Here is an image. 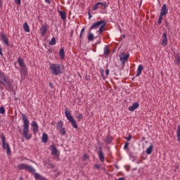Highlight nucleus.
Here are the masks:
<instances>
[{
    "mask_svg": "<svg viewBox=\"0 0 180 180\" xmlns=\"http://www.w3.org/2000/svg\"><path fill=\"white\" fill-rule=\"evenodd\" d=\"M34 178H35V179L40 180V178H44V177L41 176L40 174H37V173H35V174H34Z\"/></svg>",
    "mask_w": 180,
    "mask_h": 180,
    "instance_id": "7c9ffc66",
    "label": "nucleus"
},
{
    "mask_svg": "<svg viewBox=\"0 0 180 180\" xmlns=\"http://www.w3.org/2000/svg\"><path fill=\"white\" fill-rule=\"evenodd\" d=\"M65 116H66L68 120L71 123L74 129H78V124H77V121L74 119V117L71 115V112L68 111L66 108L65 109Z\"/></svg>",
    "mask_w": 180,
    "mask_h": 180,
    "instance_id": "39448f33",
    "label": "nucleus"
},
{
    "mask_svg": "<svg viewBox=\"0 0 180 180\" xmlns=\"http://www.w3.org/2000/svg\"><path fill=\"white\" fill-rule=\"evenodd\" d=\"M23 30L27 33H29L30 32V27H29V24L27 22H25L22 25Z\"/></svg>",
    "mask_w": 180,
    "mask_h": 180,
    "instance_id": "5701e85b",
    "label": "nucleus"
},
{
    "mask_svg": "<svg viewBox=\"0 0 180 180\" xmlns=\"http://www.w3.org/2000/svg\"><path fill=\"white\" fill-rule=\"evenodd\" d=\"M50 150L51 151L52 155H57V153L58 150H57V148L56 147V146L54 145L51 146Z\"/></svg>",
    "mask_w": 180,
    "mask_h": 180,
    "instance_id": "6ab92c4d",
    "label": "nucleus"
},
{
    "mask_svg": "<svg viewBox=\"0 0 180 180\" xmlns=\"http://www.w3.org/2000/svg\"><path fill=\"white\" fill-rule=\"evenodd\" d=\"M143 70H144L143 65H139L137 68V73L136 77H140V75H141V71H143Z\"/></svg>",
    "mask_w": 180,
    "mask_h": 180,
    "instance_id": "aec40b11",
    "label": "nucleus"
},
{
    "mask_svg": "<svg viewBox=\"0 0 180 180\" xmlns=\"http://www.w3.org/2000/svg\"><path fill=\"white\" fill-rule=\"evenodd\" d=\"M32 131L34 132V134H36V133L39 131V125H37V122L34 121L32 122Z\"/></svg>",
    "mask_w": 180,
    "mask_h": 180,
    "instance_id": "4468645a",
    "label": "nucleus"
},
{
    "mask_svg": "<svg viewBox=\"0 0 180 180\" xmlns=\"http://www.w3.org/2000/svg\"><path fill=\"white\" fill-rule=\"evenodd\" d=\"M129 57H130V55L126 54L124 53H122L120 55V60L123 65L126 64V62L129 60Z\"/></svg>",
    "mask_w": 180,
    "mask_h": 180,
    "instance_id": "9b49d317",
    "label": "nucleus"
},
{
    "mask_svg": "<svg viewBox=\"0 0 180 180\" xmlns=\"http://www.w3.org/2000/svg\"><path fill=\"white\" fill-rule=\"evenodd\" d=\"M94 167H95L96 169H101V166H99V165H98V164L94 165Z\"/></svg>",
    "mask_w": 180,
    "mask_h": 180,
    "instance_id": "c9c22d12",
    "label": "nucleus"
},
{
    "mask_svg": "<svg viewBox=\"0 0 180 180\" xmlns=\"http://www.w3.org/2000/svg\"><path fill=\"white\" fill-rule=\"evenodd\" d=\"M1 39L2 41H4V44H6V46H9V39H8V37H6V35L2 34L1 35Z\"/></svg>",
    "mask_w": 180,
    "mask_h": 180,
    "instance_id": "f3484780",
    "label": "nucleus"
},
{
    "mask_svg": "<svg viewBox=\"0 0 180 180\" xmlns=\"http://www.w3.org/2000/svg\"><path fill=\"white\" fill-rule=\"evenodd\" d=\"M0 84L4 85L6 88H11V85H12V80L9 79L5 75V73L0 70Z\"/></svg>",
    "mask_w": 180,
    "mask_h": 180,
    "instance_id": "f03ea898",
    "label": "nucleus"
},
{
    "mask_svg": "<svg viewBox=\"0 0 180 180\" xmlns=\"http://www.w3.org/2000/svg\"><path fill=\"white\" fill-rule=\"evenodd\" d=\"M127 141H130L131 140V135H129L128 137L125 138Z\"/></svg>",
    "mask_w": 180,
    "mask_h": 180,
    "instance_id": "f704fd0d",
    "label": "nucleus"
},
{
    "mask_svg": "<svg viewBox=\"0 0 180 180\" xmlns=\"http://www.w3.org/2000/svg\"><path fill=\"white\" fill-rule=\"evenodd\" d=\"M18 168L20 170L28 171L30 174H34L36 169L33 168V166L29 165L26 163H21L18 165Z\"/></svg>",
    "mask_w": 180,
    "mask_h": 180,
    "instance_id": "0eeeda50",
    "label": "nucleus"
},
{
    "mask_svg": "<svg viewBox=\"0 0 180 180\" xmlns=\"http://www.w3.org/2000/svg\"><path fill=\"white\" fill-rule=\"evenodd\" d=\"M127 148H129V143H125L124 146V150H127Z\"/></svg>",
    "mask_w": 180,
    "mask_h": 180,
    "instance_id": "72a5a7b5",
    "label": "nucleus"
},
{
    "mask_svg": "<svg viewBox=\"0 0 180 180\" xmlns=\"http://www.w3.org/2000/svg\"><path fill=\"white\" fill-rule=\"evenodd\" d=\"M99 6H100V8H103V6H102V5H99Z\"/></svg>",
    "mask_w": 180,
    "mask_h": 180,
    "instance_id": "3c124183",
    "label": "nucleus"
},
{
    "mask_svg": "<svg viewBox=\"0 0 180 180\" xmlns=\"http://www.w3.org/2000/svg\"><path fill=\"white\" fill-rule=\"evenodd\" d=\"M109 72H110V70L108 69H107L105 71V74H106L107 77H108V75H109Z\"/></svg>",
    "mask_w": 180,
    "mask_h": 180,
    "instance_id": "ea45409f",
    "label": "nucleus"
},
{
    "mask_svg": "<svg viewBox=\"0 0 180 180\" xmlns=\"http://www.w3.org/2000/svg\"><path fill=\"white\" fill-rule=\"evenodd\" d=\"M101 75L103 76V79H105V76L103 75V72H104L103 70H101Z\"/></svg>",
    "mask_w": 180,
    "mask_h": 180,
    "instance_id": "58836bf2",
    "label": "nucleus"
},
{
    "mask_svg": "<svg viewBox=\"0 0 180 180\" xmlns=\"http://www.w3.org/2000/svg\"><path fill=\"white\" fill-rule=\"evenodd\" d=\"M1 141H2V148L3 150H6V153L8 155H11V147L9 146V143H6V140L5 139V136H1Z\"/></svg>",
    "mask_w": 180,
    "mask_h": 180,
    "instance_id": "9d476101",
    "label": "nucleus"
},
{
    "mask_svg": "<svg viewBox=\"0 0 180 180\" xmlns=\"http://www.w3.org/2000/svg\"><path fill=\"white\" fill-rule=\"evenodd\" d=\"M63 126H64V122H63L61 120H59L56 123V129L59 130L60 136H65V134H67V131L65 130V127H63Z\"/></svg>",
    "mask_w": 180,
    "mask_h": 180,
    "instance_id": "1a4fd4ad",
    "label": "nucleus"
},
{
    "mask_svg": "<svg viewBox=\"0 0 180 180\" xmlns=\"http://www.w3.org/2000/svg\"><path fill=\"white\" fill-rule=\"evenodd\" d=\"M0 56H4V53H2V49L0 48Z\"/></svg>",
    "mask_w": 180,
    "mask_h": 180,
    "instance_id": "37998d69",
    "label": "nucleus"
},
{
    "mask_svg": "<svg viewBox=\"0 0 180 180\" xmlns=\"http://www.w3.org/2000/svg\"><path fill=\"white\" fill-rule=\"evenodd\" d=\"M20 180H23V177L20 176Z\"/></svg>",
    "mask_w": 180,
    "mask_h": 180,
    "instance_id": "8fccbe9b",
    "label": "nucleus"
},
{
    "mask_svg": "<svg viewBox=\"0 0 180 180\" xmlns=\"http://www.w3.org/2000/svg\"><path fill=\"white\" fill-rule=\"evenodd\" d=\"M18 64L20 68V74L26 77L27 75V67H26V64L25 63V60L20 57L18 60Z\"/></svg>",
    "mask_w": 180,
    "mask_h": 180,
    "instance_id": "423d86ee",
    "label": "nucleus"
},
{
    "mask_svg": "<svg viewBox=\"0 0 180 180\" xmlns=\"http://www.w3.org/2000/svg\"><path fill=\"white\" fill-rule=\"evenodd\" d=\"M77 119H78L79 122L81 121L82 119V114H79L77 117Z\"/></svg>",
    "mask_w": 180,
    "mask_h": 180,
    "instance_id": "473e14b6",
    "label": "nucleus"
},
{
    "mask_svg": "<svg viewBox=\"0 0 180 180\" xmlns=\"http://www.w3.org/2000/svg\"><path fill=\"white\" fill-rule=\"evenodd\" d=\"M112 140H113V137H112V136L110 135H108L104 139V141L105 143H106V144H110Z\"/></svg>",
    "mask_w": 180,
    "mask_h": 180,
    "instance_id": "4be33fe9",
    "label": "nucleus"
},
{
    "mask_svg": "<svg viewBox=\"0 0 180 180\" xmlns=\"http://www.w3.org/2000/svg\"><path fill=\"white\" fill-rule=\"evenodd\" d=\"M0 8H2V0H0Z\"/></svg>",
    "mask_w": 180,
    "mask_h": 180,
    "instance_id": "de8ad7c7",
    "label": "nucleus"
},
{
    "mask_svg": "<svg viewBox=\"0 0 180 180\" xmlns=\"http://www.w3.org/2000/svg\"><path fill=\"white\" fill-rule=\"evenodd\" d=\"M99 5H102L101 9H103V11H106V8H108V4H106V2H98L97 3L93 8L94 11H96L98 9V8H99Z\"/></svg>",
    "mask_w": 180,
    "mask_h": 180,
    "instance_id": "f8f14e48",
    "label": "nucleus"
},
{
    "mask_svg": "<svg viewBox=\"0 0 180 180\" xmlns=\"http://www.w3.org/2000/svg\"><path fill=\"white\" fill-rule=\"evenodd\" d=\"M163 39H162V46L165 47L168 43V39H167V32H164L162 34Z\"/></svg>",
    "mask_w": 180,
    "mask_h": 180,
    "instance_id": "2eb2a0df",
    "label": "nucleus"
},
{
    "mask_svg": "<svg viewBox=\"0 0 180 180\" xmlns=\"http://www.w3.org/2000/svg\"><path fill=\"white\" fill-rule=\"evenodd\" d=\"M0 113H1V115L5 114V108L4 107L0 108Z\"/></svg>",
    "mask_w": 180,
    "mask_h": 180,
    "instance_id": "2f4dec72",
    "label": "nucleus"
},
{
    "mask_svg": "<svg viewBox=\"0 0 180 180\" xmlns=\"http://www.w3.org/2000/svg\"><path fill=\"white\" fill-rule=\"evenodd\" d=\"M98 155L101 162H105V153L102 151V148H100Z\"/></svg>",
    "mask_w": 180,
    "mask_h": 180,
    "instance_id": "ddd939ff",
    "label": "nucleus"
},
{
    "mask_svg": "<svg viewBox=\"0 0 180 180\" xmlns=\"http://www.w3.org/2000/svg\"><path fill=\"white\" fill-rule=\"evenodd\" d=\"M58 13H59V15L60 16V18L63 20H65L67 19V13H65V11H59Z\"/></svg>",
    "mask_w": 180,
    "mask_h": 180,
    "instance_id": "412c9836",
    "label": "nucleus"
},
{
    "mask_svg": "<svg viewBox=\"0 0 180 180\" xmlns=\"http://www.w3.org/2000/svg\"><path fill=\"white\" fill-rule=\"evenodd\" d=\"M49 86H50L51 88H53V83L50 82V83H49Z\"/></svg>",
    "mask_w": 180,
    "mask_h": 180,
    "instance_id": "49530a36",
    "label": "nucleus"
},
{
    "mask_svg": "<svg viewBox=\"0 0 180 180\" xmlns=\"http://www.w3.org/2000/svg\"><path fill=\"white\" fill-rule=\"evenodd\" d=\"M105 26H106V22L105 21H98L91 25V27H90V30H92V29H98V27H100L98 30V33L101 34L103 33V29H105Z\"/></svg>",
    "mask_w": 180,
    "mask_h": 180,
    "instance_id": "20e7f679",
    "label": "nucleus"
},
{
    "mask_svg": "<svg viewBox=\"0 0 180 180\" xmlns=\"http://www.w3.org/2000/svg\"><path fill=\"white\" fill-rule=\"evenodd\" d=\"M49 141V136L47 134H43L42 135V142L43 143H47Z\"/></svg>",
    "mask_w": 180,
    "mask_h": 180,
    "instance_id": "bb28decb",
    "label": "nucleus"
},
{
    "mask_svg": "<svg viewBox=\"0 0 180 180\" xmlns=\"http://www.w3.org/2000/svg\"><path fill=\"white\" fill-rule=\"evenodd\" d=\"M139 106H140V104H139V103H137V102H135L133 103V105L131 106H129L128 109L130 112H133V111L136 110V109H137V108H139Z\"/></svg>",
    "mask_w": 180,
    "mask_h": 180,
    "instance_id": "dca6fc26",
    "label": "nucleus"
},
{
    "mask_svg": "<svg viewBox=\"0 0 180 180\" xmlns=\"http://www.w3.org/2000/svg\"><path fill=\"white\" fill-rule=\"evenodd\" d=\"M49 68L53 75H60V74L63 73V69L61 68V65L60 64L53 63L50 65Z\"/></svg>",
    "mask_w": 180,
    "mask_h": 180,
    "instance_id": "7ed1b4c3",
    "label": "nucleus"
},
{
    "mask_svg": "<svg viewBox=\"0 0 180 180\" xmlns=\"http://www.w3.org/2000/svg\"><path fill=\"white\" fill-rule=\"evenodd\" d=\"M45 2H46V4H51V1H50V0H45Z\"/></svg>",
    "mask_w": 180,
    "mask_h": 180,
    "instance_id": "c03bdc74",
    "label": "nucleus"
},
{
    "mask_svg": "<svg viewBox=\"0 0 180 180\" xmlns=\"http://www.w3.org/2000/svg\"><path fill=\"white\" fill-rule=\"evenodd\" d=\"M40 33L41 36H44L46 33H47V26L46 25H42L40 28Z\"/></svg>",
    "mask_w": 180,
    "mask_h": 180,
    "instance_id": "a211bd4d",
    "label": "nucleus"
},
{
    "mask_svg": "<svg viewBox=\"0 0 180 180\" xmlns=\"http://www.w3.org/2000/svg\"><path fill=\"white\" fill-rule=\"evenodd\" d=\"M84 32H85V28H82V30H81L80 38L82 37V34H83Z\"/></svg>",
    "mask_w": 180,
    "mask_h": 180,
    "instance_id": "e433bc0d",
    "label": "nucleus"
},
{
    "mask_svg": "<svg viewBox=\"0 0 180 180\" xmlns=\"http://www.w3.org/2000/svg\"><path fill=\"white\" fill-rule=\"evenodd\" d=\"M59 56H60L61 60H64V57H65V53H64V49H61L59 51Z\"/></svg>",
    "mask_w": 180,
    "mask_h": 180,
    "instance_id": "a878e982",
    "label": "nucleus"
},
{
    "mask_svg": "<svg viewBox=\"0 0 180 180\" xmlns=\"http://www.w3.org/2000/svg\"><path fill=\"white\" fill-rule=\"evenodd\" d=\"M49 44H50L51 46H56V38H55V37H53V38L51 39V40L50 42H49Z\"/></svg>",
    "mask_w": 180,
    "mask_h": 180,
    "instance_id": "cd10ccee",
    "label": "nucleus"
},
{
    "mask_svg": "<svg viewBox=\"0 0 180 180\" xmlns=\"http://www.w3.org/2000/svg\"><path fill=\"white\" fill-rule=\"evenodd\" d=\"M23 126H22V136L25 140H30L32 139V134L29 131V119L25 114H22Z\"/></svg>",
    "mask_w": 180,
    "mask_h": 180,
    "instance_id": "f257e3e1",
    "label": "nucleus"
},
{
    "mask_svg": "<svg viewBox=\"0 0 180 180\" xmlns=\"http://www.w3.org/2000/svg\"><path fill=\"white\" fill-rule=\"evenodd\" d=\"M15 4H16V5H20V0H15Z\"/></svg>",
    "mask_w": 180,
    "mask_h": 180,
    "instance_id": "4c0bfd02",
    "label": "nucleus"
},
{
    "mask_svg": "<svg viewBox=\"0 0 180 180\" xmlns=\"http://www.w3.org/2000/svg\"><path fill=\"white\" fill-rule=\"evenodd\" d=\"M167 13H168V8H167V4H163L158 21V25H161V23H162V19H164V16L167 15Z\"/></svg>",
    "mask_w": 180,
    "mask_h": 180,
    "instance_id": "6e6552de",
    "label": "nucleus"
},
{
    "mask_svg": "<svg viewBox=\"0 0 180 180\" xmlns=\"http://www.w3.org/2000/svg\"><path fill=\"white\" fill-rule=\"evenodd\" d=\"M89 19H91V18H92V15L91 14V13L90 12H89Z\"/></svg>",
    "mask_w": 180,
    "mask_h": 180,
    "instance_id": "a19ab883",
    "label": "nucleus"
},
{
    "mask_svg": "<svg viewBox=\"0 0 180 180\" xmlns=\"http://www.w3.org/2000/svg\"><path fill=\"white\" fill-rule=\"evenodd\" d=\"M165 25H166L167 27H169V24L168 22L166 21Z\"/></svg>",
    "mask_w": 180,
    "mask_h": 180,
    "instance_id": "79ce46f5",
    "label": "nucleus"
},
{
    "mask_svg": "<svg viewBox=\"0 0 180 180\" xmlns=\"http://www.w3.org/2000/svg\"><path fill=\"white\" fill-rule=\"evenodd\" d=\"M88 40L89 41H92V40H94V34L92 33H89V36H88Z\"/></svg>",
    "mask_w": 180,
    "mask_h": 180,
    "instance_id": "c85d7f7f",
    "label": "nucleus"
},
{
    "mask_svg": "<svg viewBox=\"0 0 180 180\" xmlns=\"http://www.w3.org/2000/svg\"><path fill=\"white\" fill-rule=\"evenodd\" d=\"M175 63H176V64H180V56H175Z\"/></svg>",
    "mask_w": 180,
    "mask_h": 180,
    "instance_id": "c756f323",
    "label": "nucleus"
},
{
    "mask_svg": "<svg viewBox=\"0 0 180 180\" xmlns=\"http://www.w3.org/2000/svg\"><path fill=\"white\" fill-rule=\"evenodd\" d=\"M153 148H154V146L153 144H150V146L146 149V154H148V155H150V154L153 153Z\"/></svg>",
    "mask_w": 180,
    "mask_h": 180,
    "instance_id": "b1692460",
    "label": "nucleus"
},
{
    "mask_svg": "<svg viewBox=\"0 0 180 180\" xmlns=\"http://www.w3.org/2000/svg\"><path fill=\"white\" fill-rule=\"evenodd\" d=\"M115 180H124V177H120L118 179H115Z\"/></svg>",
    "mask_w": 180,
    "mask_h": 180,
    "instance_id": "a18cd8bd",
    "label": "nucleus"
},
{
    "mask_svg": "<svg viewBox=\"0 0 180 180\" xmlns=\"http://www.w3.org/2000/svg\"><path fill=\"white\" fill-rule=\"evenodd\" d=\"M105 56H109L110 54V50H109V46H105L103 49Z\"/></svg>",
    "mask_w": 180,
    "mask_h": 180,
    "instance_id": "393cba45",
    "label": "nucleus"
},
{
    "mask_svg": "<svg viewBox=\"0 0 180 180\" xmlns=\"http://www.w3.org/2000/svg\"><path fill=\"white\" fill-rule=\"evenodd\" d=\"M87 158H88V155H84V160H86Z\"/></svg>",
    "mask_w": 180,
    "mask_h": 180,
    "instance_id": "09e8293b",
    "label": "nucleus"
}]
</instances>
